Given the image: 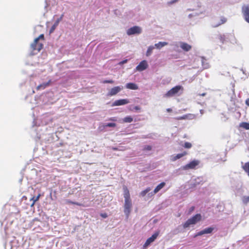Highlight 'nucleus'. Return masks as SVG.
Here are the masks:
<instances>
[{"label":"nucleus","instance_id":"1","mask_svg":"<svg viewBox=\"0 0 249 249\" xmlns=\"http://www.w3.org/2000/svg\"><path fill=\"white\" fill-rule=\"evenodd\" d=\"M123 189L124 192V213L126 216L128 217L132 208V202L127 188L126 186H124Z\"/></svg>","mask_w":249,"mask_h":249},{"label":"nucleus","instance_id":"2","mask_svg":"<svg viewBox=\"0 0 249 249\" xmlns=\"http://www.w3.org/2000/svg\"><path fill=\"white\" fill-rule=\"evenodd\" d=\"M201 219V215L200 214H196L192 218L188 219L183 225L184 229L189 227L191 225L196 224Z\"/></svg>","mask_w":249,"mask_h":249},{"label":"nucleus","instance_id":"3","mask_svg":"<svg viewBox=\"0 0 249 249\" xmlns=\"http://www.w3.org/2000/svg\"><path fill=\"white\" fill-rule=\"evenodd\" d=\"M183 87L181 86H176L169 90L164 95L165 97H170L177 94L180 90H183Z\"/></svg>","mask_w":249,"mask_h":249},{"label":"nucleus","instance_id":"4","mask_svg":"<svg viewBox=\"0 0 249 249\" xmlns=\"http://www.w3.org/2000/svg\"><path fill=\"white\" fill-rule=\"evenodd\" d=\"M159 231H156L151 237L146 240V242L143 246V247L144 248H146L148 246L150 245L151 243L153 242L155 240V239L159 236Z\"/></svg>","mask_w":249,"mask_h":249},{"label":"nucleus","instance_id":"5","mask_svg":"<svg viewBox=\"0 0 249 249\" xmlns=\"http://www.w3.org/2000/svg\"><path fill=\"white\" fill-rule=\"evenodd\" d=\"M242 13L245 21L249 23V5H244L242 6Z\"/></svg>","mask_w":249,"mask_h":249},{"label":"nucleus","instance_id":"6","mask_svg":"<svg viewBox=\"0 0 249 249\" xmlns=\"http://www.w3.org/2000/svg\"><path fill=\"white\" fill-rule=\"evenodd\" d=\"M142 32V29L141 27L135 26L127 30L126 33L128 35L130 36L134 34H140Z\"/></svg>","mask_w":249,"mask_h":249},{"label":"nucleus","instance_id":"7","mask_svg":"<svg viewBox=\"0 0 249 249\" xmlns=\"http://www.w3.org/2000/svg\"><path fill=\"white\" fill-rule=\"evenodd\" d=\"M43 44L42 43L38 41H36L34 40V42L31 44V48L32 51H37L39 52L41 50L43 49Z\"/></svg>","mask_w":249,"mask_h":249},{"label":"nucleus","instance_id":"8","mask_svg":"<svg viewBox=\"0 0 249 249\" xmlns=\"http://www.w3.org/2000/svg\"><path fill=\"white\" fill-rule=\"evenodd\" d=\"M200 162L198 160H193L190 162L189 163L186 164L183 167L184 170L193 169L196 168V166L198 165Z\"/></svg>","mask_w":249,"mask_h":249},{"label":"nucleus","instance_id":"9","mask_svg":"<svg viewBox=\"0 0 249 249\" xmlns=\"http://www.w3.org/2000/svg\"><path fill=\"white\" fill-rule=\"evenodd\" d=\"M123 89V87L120 86L114 87L111 89L107 93V95L109 96H112L115 95L118 93H119L122 89Z\"/></svg>","mask_w":249,"mask_h":249},{"label":"nucleus","instance_id":"10","mask_svg":"<svg viewBox=\"0 0 249 249\" xmlns=\"http://www.w3.org/2000/svg\"><path fill=\"white\" fill-rule=\"evenodd\" d=\"M148 67V64L146 60H142L136 67V70L139 71H143L146 70Z\"/></svg>","mask_w":249,"mask_h":249},{"label":"nucleus","instance_id":"11","mask_svg":"<svg viewBox=\"0 0 249 249\" xmlns=\"http://www.w3.org/2000/svg\"><path fill=\"white\" fill-rule=\"evenodd\" d=\"M213 230H214V228H212V227H209V228H206V229H204L203 230H202V231H199L198 232H197V234H196L194 237H196L197 236H200V235H202L204 234L210 233L213 232Z\"/></svg>","mask_w":249,"mask_h":249},{"label":"nucleus","instance_id":"12","mask_svg":"<svg viewBox=\"0 0 249 249\" xmlns=\"http://www.w3.org/2000/svg\"><path fill=\"white\" fill-rule=\"evenodd\" d=\"M129 103V101L128 99H123L116 100L113 103V106H119L122 105H124L127 104Z\"/></svg>","mask_w":249,"mask_h":249},{"label":"nucleus","instance_id":"13","mask_svg":"<svg viewBox=\"0 0 249 249\" xmlns=\"http://www.w3.org/2000/svg\"><path fill=\"white\" fill-rule=\"evenodd\" d=\"M64 15L62 14L60 17L55 21L53 25L52 26L51 28L50 29V33H52L54 31L56 27L58 26L59 22L62 19Z\"/></svg>","mask_w":249,"mask_h":249},{"label":"nucleus","instance_id":"14","mask_svg":"<svg viewBox=\"0 0 249 249\" xmlns=\"http://www.w3.org/2000/svg\"><path fill=\"white\" fill-rule=\"evenodd\" d=\"M187 154V153L185 151L183 152L182 153L178 154L176 156H172L171 157V160L173 161H176L178 159H179L182 157L186 155Z\"/></svg>","mask_w":249,"mask_h":249},{"label":"nucleus","instance_id":"15","mask_svg":"<svg viewBox=\"0 0 249 249\" xmlns=\"http://www.w3.org/2000/svg\"><path fill=\"white\" fill-rule=\"evenodd\" d=\"M180 47L182 50L186 52L190 51L192 48L191 45L185 42H181L180 43Z\"/></svg>","mask_w":249,"mask_h":249},{"label":"nucleus","instance_id":"16","mask_svg":"<svg viewBox=\"0 0 249 249\" xmlns=\"http://www.w3.org/2000/svg\"><path fill=\"white\" fill-rule=\"evenodd\" d=\"M165 185V183L164 182H162L160 184H159L154 189L153 191V194L155 195L157 194L159 191H160L162 188H163Z\"/></svg>","mask_w":249,"mask_h":249},{"label":"nucleus","instance_id":"17","mask_svg":"<svg viewBox=\"0 0 249 249\" xmlns=\"http://www.w3.org/2000/svg\"><path fill=\"white\" fill-rule=\"evenodd\" d=\"M125 87L127 89L136 90L138 89V86L135 83H129L126 84Z\"/></svg>","mask_w":249,"mask_h":249},{"label":"nucleus","instance_id":"18","mask_svg":"<svg viewBox=\"0 0 249 249\" xmlns=\"http://www.w3.org/2000/svg\"><path fill=\"white\" fill-rule=\"evenodd\" d=\"M51 82V80H50L47 83H43L42 84H40L39 85H38L37 88H36V89L37 90H39V89H45L47 87H48L50 84V83Z\"/></svg>","mask_w":249,"mask_h":249},{"label":"nucleus","instance_id":"19","mask_svg":"<svg viewBox=\"0 0 249 249\" xmlns=\"http://www.w3.org/2000/svg\"><path fill=\"white\" fill-rule=\"evenodd\" d=\"M242 167L244 171L247 173L248 176L249 177V162H246L244 165H242Z\"/></svg>","mask_w":249,"mask_h":249},{"label":"nucleus","instance_id":"20","mask_svg":"<svg viewBox=\"0 0 249 249\" xmlns=\"http://www.w3.org/2000/svg\"><path fill=\"white\" fill-rule=\"evenodd\" d=\"M66 203L67 204H74V205H77V206H89V205H84L82 203H78V202H73L69 199H67L66 200Z\"/></svg>","mask_w":249,"mask_h":249},{"label":"nucleus","instance_id":"21","mask_svg":"<svg viewBox=\"0 0 249 249\" xmlns=\"http://www.w3.org/2000/svg\"><path fill=\"white\" fill-rule=\"evenodd\" d=\"M167 44L168 43L166 42H159V43L155 44V46L158 49H160Z\"/></svg>","mask_w":249,"mask_h":249},{"label":"nucleus","instance_id":"22","mask_svg":"<svg viewBox=\"0 0 249 249\" xmlns=\"http://www.w3.org/2000/svg\"><path fill=\"white\" fill-rule=\"evenodd\" d=\"M220 20V22H219L218 24H217L216 25H215L214 26L215 27H218L219 25L225 23V22H226L227 19L226 18H225L224 17H221Z\"/></svg>","mask_w":249,"mask_h":249},{"label":"nucleus","instance_id":"23","mask_svg":"<svg viewBox=\"0 0 249 249\" xmlns=\"http://www.w3.org/2000/svg\"><path fill=\"white\" fill-rule=\"evenodd\" d=\"M133 120V118L130 116H128L124 117L123 119V123H131Z\"/></svg>","mask_w":249,"mask_h":249},{"label":"nucleus","instance_id":"24","mask_svg":"<svg viewBox=\"0 0 249 249\" xmlns=\"http://www.w3.org/2000/svg\"><path fill=\"white\" fill-rule=\"evenodd\" d=\"M242 201L245 205L249 204V196H243L242 197Z\"/></svg>","mask_w":249,"mask_h":249},{"label":"nucleus","instance_id":"25","mask_svg":"<svg viewBox=\"0 0 249 249\" xmlns=\"http://www.w3.org/2000/svg\"><path fill=\"white\" fill-rule=\"evenodd\" d=\"M154 49V47L153 46H150L148 48V49L146 53V55L147 56H148L151 54Z\"/></svg>","mask_w":249,"mask_h":249},{"label":"nucleus","instance_id":"26","mask_svg":"<svg viewBox=\"0 0 249 249\" xmlns=\"http://www.w3.org/2000/svg\"><path fill=\"white\" fill-rule=\"evenodd\" d=\"M151 190V189L150 187H148L146 189H145L144 190L142 191L141 192V195L142 196H144L146 195V194L149 192Z\"/></svg>","mask_w":249,"mask_h":249},{"label":"nucleus","instance_id":"27","mask_svg":"<svg viewBox=\"0 0 249 249\" xmlns=\"http://www.w3.org/2000/svg\"><path fill=\"white\" fill-rule=\"evenodd\" d=\"M41 196V195L40 194H39L37 196L35 197V196H33L32 198H31V200H33V204H32V205H34V204L38 200L39 197H40Z\"/></svg>","mask_w":249,"mask_h":249},{"label":"nucleus","instance_id":"28","mask_svg":"<svg viewBox=\"0 0 249 249\" xmlns=\"http://www.w3.org/2000/svg\"><path fill=\"white\" fill-rule=\"evenodd\" d=\"M240 126H242V127L245 128L247 130L249 129V123H246V122L242 123L240 125Z\"/></svg>","mask_w":249,"mask_h":249},{"label":"nucleus","instance_id":"29","mask_svg":"<svg viewBox=\"0 0 249 249\" xmlns=\"http://www.w3.org/2000/svg\"><path fill=\"white\" fill-rule=\"evenodd\" d=\"M226 39V36L224 35H220L219 36V39L222 43H224Z\"/></svg>","mask_w":249,"mask_h":249},{"label":"nucleus","instance_id":"30","mask_svg":"<svg viewBox=\"0 0 249 249\" xmlns=\"http://www.w3.org/2000/svg\"><path fill=\"white\" fill-rule=\"evenodd\" d=\"M105 126L106 127H115L116 126V124L115 123H107L105 124Z\"/></svg>","mask_w":249,"mask_h":249},{"label":"nucleus","instance_id":"31","mask_svg":"<svg viewBox=\"0 0 249 249\" xmlns=\"http://www.w3.org/2000/svg\"><path fill=\"white\" fill-rule=\"evenodd\" d=\"M152 149V146L150 145H145L143 149V151H150Z\"/></svg>","mask_w":249,"mask_h":249},{"label":"nucleus","instance_id":"32","mask_svg":"<svg viewBox=\"0 0 249 249\" xmlns=\"http://www.w3.org/2000/svg\"><path fill=\"white\" fill-rule=\"evenodd\" d=\"M40 39H41L42 40H44V36L43 34H41L40 35H39L38 37L35 38V40H36V41H38Z\"/></svg>","mask_w":249,"mask_h":249},{"label":"nucleus","instance_id":"33","mask_svg":"<svg viewBox=\"0 0 249 249\" xmlns=\"http://www.w3.org/2000/svg\"><path fill=\"white\" fill-rule=\"evenodd\" d=\"M183 146L186 148H190L192 147V144L189 142H186Z\"/></svg>","mask_w":249,"mask_h":249},{"label":"nucleus","instance_id":"34","mask_svg":"<svg viewBox=\"0 0 249 249\" xmlns=\"http://www.w3.org/2000/svg\"><path fill=\"white\" fill-rule=\"evenodd\" d=\"M102 83L104 84H106V83L113 84L114 83V81L112 80H106L103 81Z\"/></svg>","mask_w":249,"mask_h":249},{"label":"nucleus","instance_id":"35","mask_svg":"<svg viewBox=\"0 0 249 249\" xmlns=\"http://www.w3.org/2000/svg\"><path fill=\"white\" fill-rule=\"evenodd\" d=\"M101 216L103 218H107V214L106 213H102L100 214Z\"/></svg>","mask_w":249,"mask_h":249},{"label":"nucleus","instance_id":"36","mask_svg":"<svg viewBox=\"0 0 249 249\" xmlns=\"http://www.w3.org/2000/svg\"><path fill=\"white\" fill-rule=\"evenodd\" d=\"M127 59H125V60H123V61H122L120 62L119 64H124V63H126V62H127Z\"/></svg>","mask_w":249,"mask_h":249},{"label":"nucleus","instance_id":"37","mask_svg":"<svg viewBox=\"0 0 249 249\" xmlns=\"http://www.w3.org/2000/svg\"><path fill=\"white\" fill-rule=\"evenodd\" d=\"M245 103L248 106H249V98L246 99Z\"/></svg>","mask_w":249,"mask_h":249},{"label":"nucleus","instance_id":"38","mask_svg":"<svg viewBox=\"0 0 249 249\" xmlns=\"http://www.w3.org/2000/svg\"><path fill=\"white\" fill-rule=\"evenodd\" d=\"M108 120L111 121H116V119L115 117H112V118H109L108 119Z\"/></svg>","mask_w":249,"mask_h":249},{"label":"nucleus","instance_id":"39","mask_svg":"<svg viewBox=\"0 0 249 249\" xmlns=\"http://www.w3.org/2000/svg\"><path fill=\"white\" fill-rule=\"evenodd\" d=\"M201 59H202V65H204V60H206L205 58H204V57L202 56L201 57Z\"/></svg>","mask_w":249,"mask_h":249},{"label":"nucleus","instance_id":"40","mask_svg":"<svg viewBox=\"0 0 249 249\" xmlns=\"http://www.w3.org/2000/svg\"><path fill=\"white\" fill-rule=\"evenodd\" d=\"M186 118L185 116H182V117H180L179 118H178L177 119L178 120H182V119H185Z\"/></svg>","mask_w":249,"mask_h":249},{"label":"nucleus","instance_id":"41","mask_svg":"<svg viewBox=\"0 0 249 249\" xmlns=\"http://www.w3.org/2000/svg\"><path fill=\"white\" fill-rule=\"evenodd\" d=\"M194 209H195V207L194 206L191 207L190 211L192 212L193 211H194Z\"/></svg>","mask_w":249,"mask_h":249},{"label":"nucleus","instance_id":"42","mask_svg":"<svg viewBox=\"0 0 249 249\" xmlns=\"http://www.w3.org/2000/svg\"><path fill=\"white\" fill-rule=\"evenodd\" d=\"M206 93H202V94H199V95L200 96H205V95H206Z\"/></svg>","mask_w":249,"mask_h":249},{"label":"nucleus","instance_id":"43","mask_svg":"<svg viewBox=\"0 0 249 249\" xmlns=\"http://www.w3.org/2000/svg\"><path fill=\"white\" fill-rule=\"evenodd\" d=\"M166 110H167V112H171L172 111L171 108H167L166 109Z\"/></svg>","mask_w":249,"mask_h":249},{"label":"nucleus","instance_id":"44","mask_svg":"<svg viewBox=\"0 0 249 249\" xmlns=\"http://www.w3.org/2000/svg\"><path fill=\"white\" fill-rule=\"evenodd\" d=\"M134 108H135V109H136V110H139V109H140V107H139L138 106H136V107H135Z\"/></svg>","mask_w":249,"mask_h":249},{"label":"nucleus","instance_id":"45","mask_svg":"<svg viewBox=\"0 0 249 249\" xmlns=\"http://www.w3.org/2000/svg\"><path fill=\"white\" fill-rule=\"evenodd\" d=\"M113 149L114 150H117L118 149V148H115V147H114V148H113Z\"/></svg>","mask_w":249,"mask_h":249},{"label":"nucleus","instance_id":"46","mask_svg":"<svg viewBox=\"0 0 249 249\" xmlns=\"http://www.w3.org/2000/svg\"><path fill=\"white\" fill-rule=\"evenodd\" d=\"M36 220H38V219L37 218H35L34 219V221H36Z\"/></svg>","mask_w":249,"mask_h":249}]
</instances>
